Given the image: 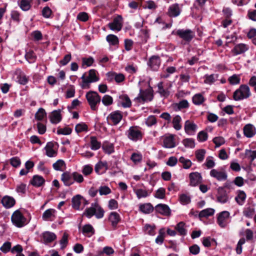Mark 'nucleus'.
I'll use <instances>...</instances> for the list:
<instances>
[{
  "instance_id": "f257e3e1",
  "label": "nucleus",
  "mask_w": 256,
  "mask_h": 256,
  "mask_svg": "<svg viewBox=\"0 0 256 256\" xmlns=\"http://www.w3.org/2000/svg\"><path fill=\"white\" fill-rule=\"evenodd\" d=\"M251 94L249 87L246 84L241 85L234 93L233 98L235 100L247 98Z\"/></svg>"
},
{
  "instance_id": "f03ea898",
  "label": "nucleus",
  "mask_w": 256,
  "mask_h": 256,
  "mask_svg": "<svg viewBox=\"0 0 256 256\" xmlns=\"http://www.w3.org/2000/svg\"><path fill=\"white\" fill-rule=\"evenodd\" d=\"M86 96L91 109L96 110L97 104L100 102V96L96 92L90 91L86 93Z\"/></svg>"
},
{
  "instance_id": "7ed1b4c3",
  "label": "nucleus",
  "mask_w": 256,
  "mask_h": 256,
  "mask_svg": "<svg viewBox=\"0 0 256 256\" xmlns=\"http://www.w3.org/2000/svg\"><path fill=\"white\" fill-rule=\"evenodd\" d=\"M12 224L18 228H21L26 224V218L19 210H16L11 218Z\"/></svg>"
},
{
  "instance_id": "20e7f679",
  "label": "nucleus",
  "mask_w": 256,
  "mask_h": 256,
  "mask_svg": "<svg viewBox=\"0 0 256 256\" xmlns=\"http://www.w3.org/2000/svg\"><path fill=\"white\" fill-rule=\"evenodd\" d=\"M128 138L132 141L136 142L142 138V133L137 126H131L126 132Z\"/></svg>"
},
{
  "instance_id": "39448f33",
  "label": "nucleus",
  "mask_w": 256,
  "mask_h": 256,
  "mask_svg": "<svg viewBox=\"0 0 256 256\" xmlns=\"http://www.w3.org/2000/svg\"><path fill=\"white\" fill-rule=\"evenodd\" d=\"M109 28L114 31L119 32L122 27V18L121 16L118 15L113 20L112 22L108 24Z\"/></svg>"
},
{
  "instance_id": "423d86ee",
  "label": "nucleus",
  "mask_w": 256,
  "mask_h": 256,
  "mask_svg": "<svg viewBox=\"0 0 256 256\" xmlns=\"http://www.w3.org/2000/svg\"><path fill=\"white\" fill-rule=\"evenodd\" d=\"M230 216V213L226 210L222 211L218 214L217 218V222L220 227L224 228L226 226L227 220Z\"/></svg>"
},
{
  "instance_id": "0eeeda50",
  "label": "nucleus",
  "mask_w": 256,
  "mask_h": 256,
  "mask_svg": "<svg viewBox=\"0 0 256 256\" xmlns=\"http://www.w3.org/2000/svg\"><path fill=\"white\" fill-rule=\"evenodd\" d=\"M122 118V115L119 111H115L110 113L107 117L108 122L110 124L116 125L120 122Z\"/></svg>"
},
{
  "instance_id": "6e6552de",
  "label": "nucleus",
  "mask_w": 256,
  "mask_h": 256,
  "mask_svg": "<svg viewBox=\"0 0 256 256\" xmlns=\"http://www.w3.org/2000/svg\"><path fill=\"white\" fill-rule=\"evenodd\" d=\"M176 34L184 40L190 42L194 36V33L190 30H178Z\"/></svg>"
},
{
  "instance_id": "1a4fd4ad",
  "label": "nucleus",
  "mask_w": 256,
  "mask_h": 256,
  "mask_svg": "<svg viewBox=\"0 0 256 256\" xmlns=\"http://www.w3.org/2000/svg\"><path fill=\"white\" fill-rule=\"evenodd\" d=\"M190 185L196 186L200 184L202 182L201 174L198 172H193L189 174Z\"/></svg>"
},
{
  "instance_id": "9d476101",
  "label": "nucleus",
  "mask_w": 256,
  "mask_h": 256,
  "mask_svg": "<svg viewBox=\"0 0 256 256\" xmlns=\"http://www.w3.org/2000/svg\"><path fill=\"white\" fill-rule=\"evenodd\" d=\"M153 98L152 94L150 90H140L138 96L136 99L139 102L150 101Z\"/></svg>"
},
{
  "instance_id": "9b49d317",
  "label": "nucleus",
  "mask_w": 256,
  "mask_h": 256,
  "mask_svg": "<svg viewBox=\"0 0 256 256\" xmlns=\"http://www.w3.org/2000/svg\"><path fill=\"white\" fill-rule=\"evenodd\" d=\"M216 200L218 202L222 204L226 203L228 201V195L223 188H218Z\"/></svg>"
},
{
  "instance_id": "f8f14e48",
  "label": "nucleus",
  "mask_w": 256,
  "mask_h": 256,
  "mask_svg": "<svg viewBox=\"0 0 256 256\" xmlns=\"http://www.w3.org/2000/svg\"><path fill=\"white\" fill-rule=\"evenodd\" d=\"M210 175L220 181L224 180L227 178V174L225 172L216 169L211 170Z\"/></svg>"
},
{
  "instance_id": "ddd939ff",
  "label": "nucleus",
  "mask_w": 256,
  "mask_h": 256,
  "mask_svg": "<svg viewBox=\"0 0 256 256\" xmlns=\"http://www.w3.org/2000/svg\"><path fill=\"white\" fill-rule=\"evenodd\" d=\"M61 180L66 186H70L74 184L72 173L69 172H66L62 174Z\"/></svg>"
},
{
  "instance_id": "4468645a",
  "label": "nucleus",
  "mask_w": 256,
  "mask_h": 256,
  "mask_svg": "<svg viewBox=\"0 0 256 256\" xmlns=\"http://www.w3.org/2000/svg\"><path fill=\"white\" fill-rule=\"evenodd\" d=\"M184 127L185 132L190 135L194 134L197 129V126L189 120L186 121Z\"/></svg>"
},
{
  "instance_id": "2eb2a0df",
  "label": "nucleus",
  "mask_w": 256,
  "mask_h": 256,
  "mask_svg": "<svg viewBox=\"0 0 256 256\" xmlns=\"http://www.w3.org/2000/svg\"><path fill=\"white\" fill-rule=\"evenodd\" d=\"M248 49V46L244 44H240L235 46L231 52L234 56H237L244 53Z\"/></svg>"
},
{
  "instance_id": "dca6fc26",
  "label": "nucleus",
  "mask_w": 256,
  "mask_h": 256,
  "mask_svg": "<svg viewBox=\"0 0 256 256\" xmlns=\"http://www.w3.org/2000/svg\"><path fill=\"white\" fill-rule=\"evenodd\" d=\"M56 210L53 208H49L42 214V218L46 221H52L56 218Z\"/></svg>"
},
{
  "instance_id": "f3484780",
  "label": "nucleus",
  "mask_w": 256,
  "mask_h": 256,
  "mask_svg": "<svg viewBox=\"0 0 256 256\" xmlns=\"http://www.w3.org/2000/svg\"><path fill=\"white\" fill-rule=\"evenodd\" d=\"M56 238L54 233L50 232H45L42 234V240L44 243H50Z\"/></svg>"
},
{
  "instance_id": "a211bd4d",
  "label": "nucleus",
  "mask_w": 256,
  "mask_h": 256,
  "mask_svg": "<svg viewBox=\"0 0 256 256\" xmlns=\"http://www.w3.org/2000/svg\"><path fill=\"white\" fill-rule=\"evenodd\" d=\"M108 168V164L106 162L100 161L94 167L95 172L98 174L105 172Z\"/></svg>"
},
{
  "instance_id": "6ab92c4d",
  "label": "nucleus",
  "mask_w": 256,
  "mask_h": 256,
  "mask_svg": "<svg viewBox=\"0 0 256 256\" xmlns=\"http://www.w3.org/2000/svg\"><path fill=\"white\" fill-rule=\"evenodd\" d=\"M50 118L52 124H56L60 122L62 120L60 110H58L52 112L50 115Z\"/></svg>"
},
{
  "instance_id": "aec40b11",
  "label": "nucleus",
  "mask_w": 256,
  "mask_h": 256,
  "mask_svg": "<svg viewBox=\"0 0 256 256\" xmlns=\"http://www.w3.org/2000/svg\"><path fill=\"white\" fill-rule=\"evenodd\" d=\"M54 144L52 142H48L44 148L46 155L50 158L54 157L57 154V152L54 148Z\"/></svg>"
},
{
  "instance_id": "412c9836",
  "label": "nucleus",
  "mask_w": 256,
  "mask_h": 256,
  "mask_svg": "<svg viewBox=\"0 0 256 256\" xmlns=\"http://www.w3.org/2000/svg\"><path fill=\"white\" fill-rule=\"evenodd\" d=\"M2 203L6 208H9L14 205L16 201L12 197L6 196L2 199Z\"/></svg>"
},
{
  "instance_id": "4be33fe9",
  "label": "nucleus",
  "mask_w": 256,
  "mask_h": 256,
  "mask_svg": "<svg viewBox=\"0 0 256 256\" xmlns=\"http://www.w3.org/2000/svg\"><path fill=\"white\" fill-rule=\"evenodd\" d=\"M244 134L247 138H252L256 134V128L251 124H247L244 128Z\"/></svg>"
},
{
  "instance_id": "5701e85b",
  "label": "nucleus",
  "mask_w": 256,
  "mask_h": 256,
  "mask_svg": "<svg viewBox=\"0 0 256 256\" xmlns=\"http://www.w3.org/2000/svg\"><path fill=\"white\" fill-rule=\"evenodd\" d=\"M15 76H16V80L21 84H26L28 81V78L26 74L20 70H18L15 72Z\"/></svg>"
},
{
  "instance_id": "b1692460",
  "label": "nucleus",
  "mask_w": 256,
  "mask_h": 256,
  "mask_svg": "<svg viewBox=\"0 0 256 256\" xmlns=\"http://www.w3.org/2000/svg\"><path fill=\"white\" fill-rule=\"evenodd\" d=\"M160 64V58L158 56H152L148 62V66L154 70H156Z\"/></svg>"
},
{
  "instance_id": "393cba45",
  "label": "nucleus",
  "mask_w": 256,
  "mask_h": 256,
  "mask_svg": "<svg viewBox=\"0 0 256 256\" xmlns=\"http://www.w3.org/2000/svg\"><path fill=\"white\" fill-rule=\"evenodd\" d=\"M156 210L157 212L164 216L170 214V212L168 206L164 204H158L156 206Z\"/></svg>"
},
{
  "instance_id": "a878e982",
  "label": "nucleus",
  "mask_w": 256,
  "mask_h": 256,
  "mask_svg": "<svg viewBox=\"0 0 256 256\" xmlns=\"http://www.w3.org/2000/svg\"><path fill=\"white\" fill-rule=\"evenodd\" d=\"M176 146L174 136L170 135L164 137V146L166 148H172Z\"/></svg>"
},
{
  "instance_id": "bb28decb",
  "label": "nucleus",
  "mask_w": 256,
  "mask_h": 256,
  "mask_svg": "<svg viewBox=\"0 0 256 256\" xmlns=\"http://www.w3.org/2000/svg\"><path fill=\"white\" fill-rule=\"evenodd\" d=\"M246 197V195L244 191L238 190L237 192V195L235 198V200L238 204L242 206L245 202Z\"/></svg>"
},
{
  "instance_id": "cd10ccee",
  "label": "nucleus",
  "mask_w": 256,
  "mask_h": 256,
  "mask_svg": "<svg viewBox=\"0 0 256 256\" xmlns=\"http://www.w3.org/2000/svg\"><path fill=\"white\" fill-rule=\"evenodd\" d=\"M82 232L84 234L90 237L94 234V230L92 225L86 224L83 226Z\"/></svg>"
},
{
  "instance_id": "c85d7f7f",
  "label": "nucleus",
  "mask_w": 256,
  "mask_h": 256,
  "mask_svg": "<svg viewBox=\"0 0 256 256\" xmlns=\"http://www.w3.org/2000/svg\"><path fill=\"white\" fill-rule=\"evenodd\" d=\"M109 220L113 226H116L120 222V215L116 212H112L110 213Z\"/></svg>"
},
{
  "instance_id": "c756f323",
  "label": "nucleus",
  "mask_w": 256,
  "mask_h": 256,
  "mask_svg": "<svg viewBox=\"0 0 256 256\" xmlns=\"http://www.w3.org/2000/svg\"><path fill=\"white\" fill-rule=\"evenodd\" d=\"M168 14L170 16H176L180 14V10L178 4H174L170 7Z\"/></svg>"
},
{
  "instance_id": "7c9ffc66",
  "label": "nucleus",
  "mask_w": 256,
  "mask_h": 256,
  "mask_svg": "<svg viewBox=\"0 0 256 256\" xmlns=\"http://www.w3.org/2000/svg\"><path fill=\"white\" fill-rule=\"evenodd\" d=\"M44 182L45 180L42 176L36 175L33 176L31 184L34 186H40Z\"/></svg>"
},
{
  "instance_id": "2f4dec72",
  "label": "nucleus",
  "mask_w": 256,
  "mask_h": 256,
  "mask_svg": "<svg viewBox=\"0 0 256 256\" xmlns=\"http://www.w3.org/2000/svg\"><path fill=\"white\" fill-rule=\"evenodd\" d=\"M107 76L110 80H111L113 78H114L115 80L117 82H120L124 80V74H116L108 72L107 74Z\"/></svg>"
},
{
  "instance_id": "473e14b6",
  "label": "nucleus",
  "mask_w": 256,
  "mask_h": 256,
  "mask_svg": "<svg viewBox=\"0 0 256 256\" xmlns=\"http://www.w3.org/2000/svg\"><path fill=\"white\" fill-rule=\"evenodd\" d=\"M90 148L92 150H97L100 148V142L97 140L95 136H91L90 138Z\"/></svg>"
},
{
  "instance_id": "72a5a7b5",
  "label": "nucleus",
  "mask_w": 256,
  "mask_h": 256,
  "mask_svg": "<svg viewBox=\"0 0 256 256\" xmlns=\"http://www.w3.org/2000/svg\"><path fill=\"white\" fill-rule=\"evenodd\" d=\"M182 118L180 116L177 115L174 117L172 123L173 124V127L175 130H178L182 128V125L180 124Z\"/></svg>"
},
{
  "instance_id": "f704fd0d",
  "label": "nucleus",
  "mask_w": 256,
  "mask_h": 256,
  "mask_svg": "<svg viewBox=\"0 0 256 256\" xmlns=\"http://www.w3.org/2000/svg\"><path fill=\"white\" fill-rule=\"evenodd\" d=\"M82 196L80 195H76L72 199V206L76 210L80 208L81 204V199Z\"/></svg>"
},
{
  "instance_id": "c9c22d12",
  "label": "nucleus",
  "mask_w": 256,
  "mask_h": 256,
  "mask_svg": "<svg viewBox=\"0 0 256 256\" xmlns=\"http://www.w3.org/2000/svg\"><path fill=\"white\" fill-rule=\"evenodd\" d=\"M121 100V104L124 108H129L131 106L132 102L127 95H122L120 96Z\"/></svg>"
},
{
  "instance_id": "e433bc0d",
  "label": "nucleus",
  "mask_w": 256,
  "mask_h": 256,
  "mask_svg": "<svg viewBox=\"0 0 256 256\" xmlns=\"http://www.w3.org/2000/svg\"><path fill=\"white\" fill-rule=\"evenodd\" d=\"M90 82H96L98 80L99 78L96 74V70L92 69L89 70L88 76L86 78Z\"/></svg>"
},
{
  "instance_id": "4c0bfd02",
  "label": "nucleus",
  "mask_w": 256,
  "mask_h": 256,
  "mask_svg": "<svg viewBox=\"0 0 256 256\" xmlns=\"http://www.w3.org/2000/svg\"><path fill=\"white\" fill-rule=\"evenodd\" d=\"M214 210L212 208H208L202 210L199 214L200 218L208 217L212 216L214 213Z\"/></svg>"
},
{
  "instance_id": "58836bf2",
  "label": "nucleus",
  "mask_w": 256,
  "mask_h": 256,
  "mask_svg": "<svg viewBox=\"0 0 256 256\" xmlns=\"http://www.w3.org/2000/svg\"><path fill=\"white\" fill-rule=\"evenodd\" d=\"M96 203H94L92 204L90 208L86 210L84 214L88 218H90L92 216L94 215V213L96 212Z\"/></svg>"
},
{
  "instance_id": "ea45409f",
  "label": "nucleus",
  "mask_w": 256,
  "mask_h": 256,
  "mask_svg": "<svg viewBox=\"0 0 256 256\" xmlns=\"http://www.w3.org/2000/svg\"><path fill=\"white\" fill-rule=\"evenodd\" d=\"M106 40L110 45H116L118 44V38L114 34H108L106 36Z\"/></svg>"
},
{
  "instance_id": "a19ab883",
  "label": "nucleus",
  "mask_w": 256,
  "mask_h": 256,
  "mask_svg": "<svg viewBox=\"0 0 256 256\" xmlns=\"http://www.w3.org/2000/svg\"><path fill=\"white\" fill-rule=\"evenodd\" d=\"M204 82L206 84H211L214 83L218 78V75L212 74L210 75H206L204 76Z\"/></svg>"
},
{
  "instance_id": "79ce46f5",
  "label": "nucleus",
  "mask_w": 256,
  "mask_h": 256,
  "mask_svg": "<svg viewBox=\"0 0 256 256\" xmlns=\"http://www.w3.org/2000/svg\"><path fill=\"white\" fill-rule=\"evenodd\" d=\"M140 210L145 214H150L153 210V207L150 204H145L140 206Z\"/></svg>"
},
{
  "instance_id": "37998d69",
  "label": "nucleus",
  "mask_w": 256,
  "mask_h": 256,
  "mask_svg": "<svg viewBox=\"0 0 256 256\" xmlns=\"http://www.w3.org/2000/svg\"><path fill=\"white\" fill-rule=\"evenodd\" d=\"M32 0H22L20 4L21 9L24 11L28 10L31 7Z\"/></svg>"
},
{
  "instance_id": "c03bdc74",
  "label": "nucleus",
  "mask_w": 256,
  "mask_h": 256,
  "mask_svg": "<svg viewBox=\"0 0 256 256\" xmlns=\"http://www.w3.org/2000/svg\"><path fill=\"white\" fill-rule=\"evenodd\" d=\"M165 232L164 228H161L159 230L158 235L156 238L155 242L158 244H162L164 240Z\"/></svg>"
},
{
  "instance_id": "a18cd8bd",
  "label": "nucleus",
  "mask_w": 256,
  "mask_h": 256,
  "mask_svg": "<svg viewBox=\"0 0 256 256\" xmlns=\"http://www.w3.org/2000/svg\"><path fill=\"white\" fill-rule=\"evenodd\" d=\"M179 162L182 164L183 168L185 169L190 168L192 165V162L190 160L186 158L183 156H181L179 158Z\"/></svg>"
},
{
  "instance_id": "49530a36",
  "label": "nucleus",
  "mask_w": 256,
  "mask_h": 256,
  "mask_svg": "<svg viewBox=\"0 0 256 256\" xmlns=\"http://www.w3.org/2000/svg\"><path fill=\"white\" fill-rule=\"evenodd\" d=\"M204 101V98L200 94H196L192 98V102L194 104L200 105Z\"/></svg>"
},
{
  "instance_id": "de8ad7c7",
  "label": "nucleus",
  "mask_w": 256,
  "mask_h": 256,
  "mask_svg": "<svg viewBox=\"0 0 256 256\" xmlns=\"http://www.w3.org/2000/svg\"><path fill=\"white\" fill-rule=\"evenodd\" d=\"M144 230L149 235L154 236L155 234V226L146 224L144 228Z\"/></svg>"
},
{
  "instance_id": "09e8293b",
  "label": "nucleus",
  "mask_w": 256,
  "mask_h": 256,
  "mask_svg": "<svg viewBox=\"0 0 256 256\" xmlns=\"http://www.w3.org/2000/svg\"><path fill=\"white\" fill-rule=\"evenodd\" d=\"M176 230L180 235H186V230L185 228V224L182 222H179L176 227Z\"/></svg>"
},
{
  "instance_id": "8fccbe9b",
  "label": "nucleus",
  "mask_w": 256,
  "mask_h": 256,
  "mask_svg": "<svg viewBox=\"0 0 256 256\" xmlns=\"http://www.w3.org/2000/svg\"><path fill=\"white\" fill-rule=\"evenodd\" d=\"M158 92L162 96L166 97L169 94V92L168 90L164 88L162 82H160L158 84Z\"/></svg>"
},
{
  "instance_id": "3c124183",
  "label": "nucleus",
  "mask_w": 256,
  "mask_h": 256,
  "mask_svg": "<svg viewBox=\"0 0 256 256\" xmlns=\"http://www.w3.org/2000/svg\"><path fill=\"white\" fill-rule=\"evenodd\" d=\"M98 192L100 196L108 195L111 193L110 188L106 186H100L98 188Z\"/></svg>"
},
{
  "instance_id": "603ef678",
  "label": "nucleus",
  "mask_w": 256,
  "mask_h": 256,
  "mask_svg": "<svg viewBox=\"0 0 256 256\" xmlns=\"http://www.w3.org/2000/svg\"><path fill=\"white\" fill-rule=\"evenodd\" d=\"M46 116V112L42 108L38 109L35 114V118L38 120H42Z\"/></svg>"
},
{
  "instance_id": "864d4df0",
  "label": "nucleus",
  "mask_w": 256,
  "mask_h": 256,
  "mask_svg": "<svg viewBox=\"0 0 256 256\" xmlns=\"http://www.w3.org/2000/svg\"><path fill=\"white\" fill-rule=\"evenodd\" d=\"M65 166L64 162L62 160H57L53 164V168L56 170H62V168Z\"/></svg>"
},
{
  "instance_id": "5fc2aeb1",
  "label": "nucleus",
  "mask_w": 256,
  "mask_h": 256,
  "mask_svg": "<svg viewBox=\"0 0 256 256\" xmlns=\"http://www.w3.org/2000/svg\"><path fill=\"white\" fill-rule=\"evenodd\" d=\"M135 193L138 198H145L148 196V192L142 188L136 189L134 190Z\"/></svg>"
},
{
  "instance_id": "6e6d98bb",
  "label": "nucleus",
  "mask_w": 256,
  "mask_h": 256,
  "mask_svg": "<svg viewBox=\"0 0 256 256\" xmlns=\"http://www.w3.org/2000/svg\"><path fill=\"white\" fill-rule=\"evenodd\" d=\"M206 154V150L204 149H200L196 152V156L198 160L202 162L204 160Z\"/></svg>"
},
{
  "instance_id": "4d7b16f0",
  "label": "nucleus",
  "mask_w": 256,
  "mask_h": 256,
  "mask_svg": "<svg viewBox=\"0 0 256 256\" xmlns=\"http://www.w3.org/2000/svg\"><path fill=\"white\" fill-rule=\"evenodd\" d=\"M142 155L139 152L133 153L131 156L130 159L135 164L140 162L142 160Z\"/></svg>"
},
{
  "instance_id": "13d9d810",
  "label": "nucleus",
  "mask_w": 256,
  "mask_h": 256,
  "mask_svg": "<svg viewBox=\"0 0 256 256\" xmlns=\"http://www.w3.org/2000/svg\"><path fill=\"white\" fill-rule=\"evenodd\" d=\"M228 80L232 84H237L240 82V76L237 74H234L228 78Z\"/></svg>"
},
{
  "instance_id": "bf43d9fd",
  "label": "nucleus",
  "mask_w": 256,
  "mask_h": 256,
  "mask_svg": "<svg viewBox=\"0 0 256 256\" xmlns=\"http://www.w3.org/2000/svg\"><path fill=\"white\" fill-rule=\"evenodd\" d=\"M175 106L178 110H180L182 108H188L189 106V104L186 100H184L182 101H180L178 103L176 104Z\"/></svg>"
},
{
  "instance_id": "052dcab7",
  "label": "nucleus",
  "mask_w": 256,
  "mask_h": 256,
  "mask_svg": "<svg viewBox=\"0 0 256 256\" xmlns=\"http://www.w3.org/2000/svg\"><path fill=\"white\" fill-rule=\"evenodd\" d=\"M113 99L109 95H104L102 98V102L105 106H110L112 104Z\"/></svg>"
},
{
  "instance_id": "680f3d73",
  "label": "nucleus",
  "mask_w": 256,
  "mask_h": 256,
  "mask_svg": "<svg viewBox=\"0 0 256 256\" xmlns=\"http://www.w3.org/2000/svg\"><path fill=\"white\" fill-rule=\"evenodd\" d=\"M88 130V126L84 123H80L77 124L75 127V130L78 132H81L84 131H86Z\"/></svg>"
},
{
  "instance_id": "e2e57ef3",
  "label": "nucleus",
  "mask_w": 256,
  "mask_h": 256,
  "mask_svg": "<svg viewBox=\"0 0 256 256\" xmlns=\"http://www.w3.org/2000/svg\"><path fill=\"white\" fill-rule=\"evenodd\" d=\"M104 211L102 208L96 204V212L94 215L98 218H102L104 216Z\"/></svg>"
},
{
  "instance_id": "0e129e2a",
  "label": "nucleus",
  "mask_w": 256,
  "mask_h": 256,
  "mask_svg": "<svg viewBox=\"0 0 256 256\" xmlns=\"http://www.w3.org/2000/svg\"><path fill=\"white\" fill-rule=\"evenodd\" d=\"M180 202L183 204H187L190 202V197L186 194L180 196Z\"/></svg>"
},
{
  "instance_id": "69168bd1",
  "label": "nucleus",
  "mask_w": 256,
  "mask_h": 256,
  "mask_svg": "<svg viewBox=\"0 0 256 256\" xmlns=\"http://www.w3.org/2000/svg\"><path fill=\"white\" fill-rule=\"evenodd\" d=\"M248 36L249 38L252 39L253 44L256 45V30L251 29L248 34Z\"/></svg>"
},
{
  "instance_id": "338daca9",
  "label": "nucleus",
  "mask_w": 256,
  "mask_h": 256,
  "mask_svg": "<svg viewBox=\"0 0 256 256\" xmlns=\"http://www.w3.org/2000/svg\"><path fill=\"white\" fill-rule=\"evenodd\" d=\"M92 170V167L90 165L87 164L84 166L82 172L84 176H86L90 175Z\"/></svg>"
},
{
  "instance_id": "774afa93",
  "label": "nucleus",
  "mask_w": 256,
  "mask_h": 256,
  "mask_svg": "<svg viewBox=\"0 0 256 256\" xmlns=\"http://www.w3.org/2000/svg\"><path fill=\"white\" fill-rule=\"evenodd\" d=\"M246 156L248 158H250L251 160H253L256 158V150H246Z\"/></svg>"
}]
</instances>
